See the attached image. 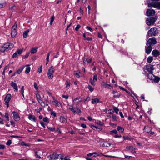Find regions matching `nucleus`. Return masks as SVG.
Segmentation results:
<instances>
[{
    "instance_id": "obj_1",
    "label": "nucleus",
    "mask_w": 160,
    "mask_h": 160,
    "mask_svg": "<svg viewBox=\"0 0 160 160\" xmlns=\"http://www.w3.org/2000/svg\"><path fill=\"white\" fill-rule=\"evenodd\" d=\"M14 47V45L12 43L10 42L5 43L0 47V51L3 53H4L6 49H11L13 48Z\"/></svg>"
},
{
    "instance_id": "obj_2",
    "label": "nucleus",
    "mask_w": 160,
    "mask_h": 160,
    "mask_svg": "<svg viewBox=\"0 0 160 160\" xmlns=\"http://www.w3.org/2000/svg\"><path fill=\"white\" fill-rule=\"evenodd\" d=\"M148 78L152 81V82L158 83L160 80V78L159 77L155 76L152 73H149L148 75Z\"/></svg>"
},
{
    "instance_id": "obj_3",
    "label": "nucleus",
    "mask_w": 160,
    "mask_h": 160,
    "mask_svg": "<svg viewBox=\"0 0 160 160\" xmlns=\"http://www.w3.org/2000/svg\"><path fill=\"white\" fill-rule=\"evenodd\" d=\"M157 1H152V2L148 3V6L150 7H153L160 9V2H156Z\"/></svg>"
},
{
    "instance_id": "obj_4",
    "label": "nucleus",
    "mask_w": 160,
    "mask_h": 160,
    "mask_svg": "<svg viewBox=\"0 0 160 160\" xmlns=\"http://www.w3.org/2000/svg\"><path fill=\"white\" fill-rule=\"evenodd\" d=\"M157 19V18L156 17H152L148 18L146 20V23L147 24L148 26L153 25Z\"/></svg>"
},
{
    "instance_id": "obj_5",
    "label": "nucleus",
    "mask_w": 160,
    "mask_h": 160,
    "mask_svg": "<svg viewBox=\"0 0 160 160\" xmlns=\"http://www.w3.org/2000/svg\"><path fill=\"white\" fill-rule=\"evenodd\" d=\"M55 70L52 66H51L48 70L47 73L48 77L49 79H52L53 77V74Z\"/></svg>"
},
{
    "instance_id": "obj_6",
    "label": "nucleus",
    "mask_w": 160,
    "mask_h": 160,
    "mask_svg": "<svg viewBox=\"0 0 160 160\" xmlns=\"http://www.w3.org/2000/svg\"><path fill=\"white\" fill-rule=\"evenodd\" d=\"M157 32V29L156 28H152L149 30L148 32V35L150 37L152 36H155Z\"/></svg>"
},
{
    "instance_id": "obj_7",
    "label": "nucleus",
    "mask_w": 160,
    "mask_h": 160,
    "mask_svg": "<svg viewBox=\"0 0 160 160\" xmlns=\"http://www.w3.org/2000/svg\"><path fill=\"white\" fill-rule=\"evenodd\" d=\"M62 156L61 154H57L56 153H54L51 155L48 156V158H50L52 159H55L59 158L62 160H63L62 158Z\"/></svg>"
},
{
    "instance_id": "obj_8",
    "label": "nucleus",
    "mask_w": 160,
    "mask_h": 160,
    "mask_svg": "<svg viewBox=\"0 0 160 160\" xmlns=\"http://www.w3.org/2000/svg\"><path fill=\"white\" fill-rule=\"evenodd\" d=\"M17 25L15 23L13 26L12 28L11 32V36L12 38H14L16 35L17 33Z\"/></svg>"
},
{
    "instance_id": "obj_9",
    "label": "nucleus",
    "mask_w": 160,
    "mask_h": 160,
    "mask_svg": "<svg viewBox=\"0 0 160 160\" xmlns=\"http://www.w3.org/2000/svg\"><path fill=\"white\" fill-rule=\"evenodd\" d=\"M157 43V41L155 38H150L148 41L147 43V46H151L154 45Z\"/></svg>"
},
{
    "instance_id": "obj_10",
    "label": "nucleus",
    "mask_w": 160,
    "mask_h": 160,
    "mask_svg": "<svg viewBox=\"0 0 160 160\" xmlns=\"http://www.w3.org/2000/svg\"><path fill=\"white\" fill-rule=\"evenodd\" d=\"M153 66H154L151 64L146 66V69L149 72V73H153V70L155 69Z\"/></svg>"
},
{
    "instance_id": "obj_11",
    "label": "nucleus",
    "mask_w": 160,
    "mask_h": 160,
    "mask_svg": "<svg viewBox=\"0 0 160 160\" xmlns=\"http://www.w3.org/2000/svg\"><path fill=\"white\" fill-rule=\"evenodd\" d=\"M97 76L96 74H93V79L91 78L89 80V82L91 84L94 86L95 85V82L97 80Z\"/></svg>"
},
{
    "instance_id": "obj_12",
    "label": "nucleus",
    "mask_w": 160,
    "mask_h": 160,
    "mask_svg": "<svg viewBox=\"0 0 160 160\" xmlns=\"http://www.w3.org/2000/svg\"><path fill=\"white\" fill-rule=\"evenodd\" d=\"M155 13V11L152 9H148L146 12L147 15L148 17L154 15Z\"/></svg>"
},
{
    "instance_id": "obj_13",
    "label": "nucleus",
    "mask_w": 160,
    "mask_h": 160,
    "mask_svg": "<svg viewBox=\"0 0 160 160\" xmlns=\"http://www.w3.org/2000/svg\"><path fill=\"white\" fill-rule=\"evenodd\" d=\"M12 97L11 95L10 94H8L5 97L4 101L5 102V104L7 106V107H8V103L10 101Z\"/></svg>"
},
{
    "instance_id": "obj_14",
    "label": "nucleus",
    "mask_w": 160,
    "mask_h": 160,
    "mask_svg": "<svg viewBox=\"0 0 160 160\" xmlns=\"http://www.w3.org/2000/svg\"><path fill=\"white\" fill-rule=\"evenodd\" d=\"M13 118L16 121H19L20 120V117L18 113L15 111L12 112Z\"/></svg>"
},
{
    "instance_id": "obj_15",
    "label": "nucleus",
    "mask_w": 160,
    "mask_h": 160,
    "mask_svg": "<svg viewBox=\"0 0 160 160\" xmlns=\"http://www.w3.org/2000/svg\"><path fill=\"white\" fill-rule=\"evenodd\" d=\"M52 104L55 106L58 107H59L60 105H61V104L60 102L54 99V101L52 102Z\"/></svg>"
},
{
    "instance_id": "obj_16",
    "label": "nucleus",
    "mask_w": 160,
    "mask_h": 160,
    "mask_svg": "<svg viewBox=\"0 0 160 160\" xmlns=\"http://www.w3.org/2000/svg\"><path fill=\"white\" fill-rule=\"evenodd\" d=\"M148 47L145 48V52L147 54H149L152 50V47L151 46H147Z\"/></svg>"
},
{
    "instance_id": "obj_17",
    "label": "nucleus",
    "mask_w": 160,
    "mask_h": 160,
    "mask_svg": "<svg viewBox=\"0 0 160 160\" xmlns=\"http://www.w3.org/2000/svg\"><path fill=\"white\" fill-rule=\"evenodd\" d=\"M11 85L13 88L15 89V91L16 92H18V86L16 83L12 82L11 83Z\"/></svg>"
},
{
    "instance_id": "obj_18",
    "label": "nucleus",
    "mask_w": 160,
    "mask_h": 160,
    "mask_svg": "<svg viewBox=\"0 0 160 160\" xmlns=\"http://www.w3.org/2000/svg\"><path fill=\"white\" fill-rule=\"evenodd\" d=\"M126 148L128 150L130 151L131 152H135V148L133 147L127 146Z\"/></svg>"
},
{
    "instance_id": "obj_19",
    "label": "nucleus",
    "mask_w": 160,
    "mask_h": 160,
    "mask_svg": "<svg viewBox=\"0 0 160 160\" xmlns=\"http://www.w3.org/2000/svg\"><path fill=\"white\" fill-rule=\"evenodd\" d=\"M152 54L155 57H157L159 56V52L158 50H153L152 52Z\"/></svg>"
},
{
    "instance_id": "obj_20",
    "label": "nucleus",
    "mask_w": 160,
    "mask_h": 160,
    "mask_svg": "<svg viewBox=\"0 0 160 160\" xmlns=\"http://www.w3.org/2000/svg\"><path fill=\"white\" fill-rule=\"evenodd\" d=\"M99 102H100L99 99L98 98L92 99V104H97Z\"/></svg>"
},
{
    "instance_id": "obj_21",
    "label": "nucleus",
    "mask_w": 160,
    "mask_h": 160,
    "mask_svg": "<svg viewBox=\"0 0 160 160\" xmlns=\"http://www.w3.org/2000/svg\"><path fill=\"white\" fill-rule=\"evenodd\" d=\"M60 122L62 123H66L67 122V119L63 116L60 117Z\"/></svg>"
},
{
    "instance_id": "obj_22",
    "label": "nucleus",
    "mask_w": 160,
    "mask_h": 160,
    "mask_svg": "<svg viewBox=\"0 0 160 160\" xmlns=\"http://www.w3.org/2000/svg\"><path fill=\"white\" fill-rule=\"evenodd\" d=\"M87 155L88 157H90L93 156V157H95L96 156H99V155L96 152H95L88 154Z\"/></svg>"
},
{
    "instance_id": "obj_23",
    "label": "nucleus",
    "mask_w": 160,
    "mask_h": 160,
    "mask_svg": "<svg viewBox=\"0 0 160 160\" xmlns=\"http://www.w3.org/2000/svg\"><path fill=\"white\" fill-rule=\"evenodd\" d=\"M28 118L29 120L35 122V117L34 115H30L28 117Z\"/></svg>"
},
{
    "instance_id": "obj_24",
    "label": "nucleus",
    "mask_w": 160,
    "mask_h": 160,
    "mask_svg": "<svg viewBox=\"0 0 160 160\" xmlns=\"http://www.w3.org/2000/svg\"><path fill=\"white\" fill-rule=\"evenodd\" d=\"M101 85L102 88H106L108 87V84L106 82L102 81L101 83Z\"/></svg>"
},
{
    "instance_id": "obj_25",
    "label": "nucleus",
    "mask_w": 160,
    "mask_h": 160,
    "mask_svg": "<svg viewBox=\"0 0 160 160\" xmlns=\"http://www.w3.org/2000/svg\"><path fill=\"white\" fill-rule=\"evenodd\" d=\"M29 31V30L28 29L23 32V36L24 38H26L28 37V33Z\"/></svg>"
},
{
    "instance_id": "obj_26",
    "label": "nucleus",
    "mask_w": 160,
    "mask_h": 160,
    "mask_svg": "<svg viewBox=\"0 0 160 160\" xmlns=\"http://www.w3.org/2000/svg\"><path fill=\"white\" fill-rule=\"evenodd\" d=\"M82 101V99L79 98H76L73 100V102L74 103H78L79 102H81Z\"/></svg>"
},
{
    "instance_id": "obj_27",
    "label": "nucleus",
    "mask_w": 160,
    "mask_h": 160,
    "mask_svg": "<svg viewBox=\"0 0 160 160\" xmlns=\"http://www.w3.org/2000/svg\"><path fill=\"white\" fill-rule=\"evenodd\" d=\"M26 70L25 72L26 73H28L30 71V67L29 65H27L26 66Z\"/></svg>"
},
{
    "instance_id": "obj_28",
    "label": "nucleus",
    "mask_w": 160,
    "mask_h": 160,
    "mask_svg": "<svg viewBox=\"0 0 160 160\" xmlns=\"http://www.w3.org/2000/svg\"><path fill=\"white\" fill-rule=\"evenodd\" d=\"M74 73L77 78H79L81 77V73L79 71H75Z\"/></svg>"
},
{
    "instance_id": "obj_29",
    "label": "nucleus",
    "mask_w": 160,
    "mask_h": 160,
    "mask_svg": "<svg viewBox=\"0 0 160 160\" xmlns=\"http://www.w3.org/2000/svg\"><path fill=\"white\" fill-rule=\"evenodd\" d=\"M38 49V48L37 47L33 48L31 51V52L32 54H34L36 53Z\"/></svg>"
},
{
    "instance_id": "obj_30",
    "label": "nucleus",
    "mask_w": 160,
    "mask_h": 160,
    "mask_svg": "<svg viewBox=\"0 0 160 160\" xmlns=\"http://www.w3.org/2000/svg\"><path fill=\"white\" fill-rule=\"evenodd\" d=\"M118 130L121 132H123L124 131V129L122 127L118 126L117 127Z\"/></svg>"
},
{
    "instance_id": "obj_31",
    "label": "nucleus",
    "mask_w": 160,
    "mask_h": 160,
    "mask_svg": "<svg viewBox=\"0 0 160 160\" xmlns=\"http://www.w3.org/2000/svg\"><path fill=\"white\" fill-rule=\"evenodd\" d=\"M69 108L74 113H75L77 112L73 108V107L72 105H68Z\"/></svg>"
},
{
    "instance_id": "obj_32",
    "label": "nucleus",
    "mask_w": 160,
    "mask_h": 160,
    "mask_svg": "<svg viewBox=\"0 0 160 160\" xmlns=\"http://www.w3.org/2000/svg\"><path fill=\"white\" fill-rule=\"evenodd\" d=\"M153 60V58L152 56H149L148 57L147 61L148 63L151 62Z\"/></svg>"
},
{
    "instance_id": "obj_33",
    "label": "nucleus",
    "mask_w": 160,
    "mask_h": 160,
    "mask_svg": "<svg viewBox=\"0 0 160 160\" xmlns=\"http://www.w3.org/2000/svg\"><path fill=\"white\" fill-rule=\"evenodd\" d=\"M110 145V144L107 142V141L104 142L102 146L104 147H108Z\"/></svg>"
},
{
    "instance_id": "obj_34",
    "label": "nucleus",
    "mask_w": 160,
    "mask_h": 160,
    "mask_svg": "<svg viewBox=\"0 0 160 160\" xmlns=\"http://www.w3.org/2000/svg\"><path fill=\"white\" fill-rule=\"evenodd\" d=\"M65 88L67 89H68L70 87V83L67 81L65 82Z\"/></svg>"
},
{
    "instance_id": "obj_35",
    "label": "nucleus",
    "mask_w": 160,
    "mask_h": 160,
    "mask_svg": "<svg viewBox=\"0 0 160 160\" xmlns=\"http://www.w3.org/2000/svg\"><path fill=\"white\" fill-rule=\"evenodd\" d=\"M54 16H52L50 18V24L51 25H52L53 22L54 21Z\"/></svg>"
},
{
    "instance_id": "obj_36",
    "label": "nucleus",
    "mask_w": 160,
    "mask_h": 160,
    "mask_svg": "<svg viewBox=\"0 0 160 160\" xmlns=\"http://www.w3.org/2000/svg\"><path fill=\"white\" fill-rule=\"evenodd\" d=\"M23 68H24L23 67H22V68H20L18 69L16 72L18 74H19L22 71Z\"/></svg>"
},
{
    "instance_id": "obj_37",
    "label": "nucleus",
    "mask_w": 160,
    "mask_h": 160,
    "mask_svg": "<svg viewBox=\"0 0 160 160\" xmlns=\"http://www.w3.org/2000/svg\"><path fill=\"white\" fill-rule=\"evenodd\" d=\"M88 88L89 90L91 92H92L94 89V88L90 85L88 86Z\"/></svg>"
},
{
    "instance_id": "obj_38",
    "label": "nucleus",
    "mask_w": 160,
    "mask_h": 160,
    "mask_svg": "<svg viewBox=\"0 0 160 160\" xmlns=\"http://www.w3.org/2000/svg\"><path fill=\"white\" fill-rule=\"evenodd\" d=\"M43 121L44 122H47L48 123H49V120L47 117L43 118Z\"/></svg>"
},
{
    "instance_id": "obj_39",
    "label": "nucleus",
    "mask_w": 160,
    "mask_h": 160,
    "mask_svg": "<svg viewBox=\"0 0 160 160\" xmlns=\"http://www.w3.org/2000/svg\"><path fill=\"white\" fill-rule=\"evenodd\" d=\"M20 144L22 146H29L30 145L29 144H26L24 142H21Z\"/></svg>"
},
{
    "instance_id": "obj_40",
    "label": "nucleus",
    "mask_w": 160,
    "mask_h": 160,
    "mask_svg": "<svg viewBox=\"0 0 160 160\" xmlns=\"http://www.w3.org/2000/svg\"><path fill=\"white\" fill-rule=\"evenodd\" d=\"M42 70V66H41L38 69V72L39 73H41Z\"/></svg>"
},
{
    "instance_id": "obj_41",
    "label": "nucleus",
    "mask_w": 160,
    "mask_h": 160,
    "mask_svg": "<svg viewBox=\"0 0 160 160\" xmlns=\"http://www.w3.org/2000/svg\"><path fill=\"white\" fill-rule=\"evenodd\" d=\"M33 86L34 87V88H35L36 90L37 91L38 90V85L37 84L36 82H34L33 84Z\"/></svg>"
},
{
    "instance_id": "obj_42",
    "label": "nucleus",
    "mask_w": 160,
    "mask_h": 160,
    "mask_svg": "<svg viewBox=\"0 0 160 160\" xmlns=\"http://www.w3.org/2000/svg\"><path fill=\"white\" fill-rule=\"evenodd\" d=\"M51 52V51H50L47 54V56L46 58V61H47L48 62H49V57Z\"/></svg>"
},
{
    "instance_id": "obj_43",
    "label": "nucleus",
    "mask_w": 160,
    "mask_h": 160,
    "mask_svg": "<svg viewBox=\"0 0 160 160\" xmlns=\"http://www.w3.org/2000/svg\"><path fill=\"white\" fill-rule=\"evenodd\" d=\"M91 59H86V60H85V59L84 60V63H85L86 62H87V63H89L91 62Z\"/></svg>"
},
{
    "instance_id": "obj_44",
    "label": "nucleus",
    "mask_w": 160,
    "mask_h": 160,
    "mask_svg": "<svg viewBox=\"0 0 160 160\" xmlns=\"http://www.w3.org/2000/svg\"><path fill=\"white\" fill-rule=\"evenodd\" d=\"M23 49L18 50L16 52L17 53L19 54H21L22 52Z\"/></svg>"
},
{
    "instance_id": "obj_45",
    "label": "nucleus",
    "mask_w": 160,
    "mask_h": 160,
    "mask_svg": "<svg viewBox=\"0 0 160 160\" xmlns=\"http://www.w3.org/2000/svg\"><path fill=\"white\" fill-rule=\"evenodd\" d=\"M47 128L49 130L52 131H54L55 130V128L53 127H47Z\"/></svg>"
},
{
    "instance_id": "obj_46",
    "label": "nucleus",
    "mask_w": 160,
    "mask_h": 160,
    "mask_svg": "<svg viewBox=\"0 0 160 160\" xmlns=\"http://www.w3.org/2000/svg\"><path fill=\"white\" fill-rule=\"evenodd\" d=\"M113 109L116 113L118 114V112L119 111V109L118 108L115 107H114L113 108Z\"/></svg>"
},
{
    "instance_id": "obj_47",
    "label": "nucleus",
    "mask_w": 160,
    "mask_h": 160,
    "mask_svg": "<svg viewBox=\"0 0 160 160\" xmlns=\"http://www.w3.org/2000/svg\"><path fill=\"white\" fill-rule=\"evenodd\" d=\"M39 103L41 104V105L42 106L44 104V103L43 102L41 99H39L38 100Z\"/></svg>"
},
{
    "instance_id": "obj_48",
    "label": "nucleus",
    "mask_w": 160,
    "mask_h": 160,
    "mask_svg": "<svg viewBox=\"0 0 160 160\" xmlns=\"http://www.w3.org/2000/svg\"><path fill=\"white\" fill-rule=\"evenodd\" d=\"M5 117L7 120H8V121L9 120V115H8V113H5Z\"/></svg>"
},
{
    "instance_id": "obj_49",
    "label": "nucleus",
    "mask_w": 160,
    "mask_h": 160,
    "mask_svg": "<svg viewBox=\"0 0 160 160\" xmlns=\"http://www.w3.org/2000/svg\"><path fill=\"white\" fill-rule=\"evenodd\" d=\"M20 92H21L22 94L23 95V93H24V86H22V87L21 90L20 91Z\"/></svg>"
},
{
    "instance_id": "obj_50",
    "label": "nucleus",
    "mask_w": 160,
    "mask_h": 160,
    "mask_svg": "<svg viewBox=\"0 0 160 160\" xmlns=\"http://www.w3.org/2000/svg\"><path fill=\"white\" fill-rule=\"evenodd\" d=\"M39 151H38V152H35V156H36V157H38L39 158H41V157L39 155H38V153H39Z\"/></svg>"
},
{
    "instance_id": "obj_51",
    "label": "nucleus",
    "mask_w": 160,
    "mask_h": 160,
    "mask_svg": "<svg viewBox=\"0 0 160 160\" xmlns=\"http://www.w3.org/2000/svg\"><path fill=\"white\" fill-rule=\"evenodd\" d=\"M112 120L113 121H115L117 120V117L113 115L112 116Z\"/></svg>"
},
{
    "instance_id": "obj_52",
    "label": "nucleus",
    "mask_w": 160,
    "mask_h": 160,
    "mask_svg": "<svg viewBox=\"0 0 160 160\" xmlns=\"http://www.w3.org/2000/svg\"><path fill=\"white\" fill-rule=\"evenodd\" d=\"M123 139L124 140H128L129 139V138L128 136H124L123 137Z\"/></svg>"
},
{
    "instance_id": "obj_53",
    "label": "nucleus",
    "mask_w": 160,
    "mask_h": 160,
    "mask_svg": "<svg viewBox=\"0 0 160 160\" xmlns=\"http://www.w3.org/2000/svg\"><path fill=\"white\" fill-rule=\"evenodd\" d=\"M81 26L79 25H78L76 27L75 29L76 31H78V29L80 28Z\"/></svg>"
},
{
    "instance_id": "obj_54",
    "label": "nucleus",
    "mask_w": 160,
    "mask_h": 160,
    "mask_svg": "<svg viewBox=\"0 0 160 160\" xmlns=\"http://www.w3.org/2000/svg\"><path fill=\"white\" fill-rule=\"evenodd\" d=\"M117 133V131L115 129L111 131V133L116 134Z\"/></svg>"
},
{
    "instance_id": "obj_55",
    "label": "nucleus",
    "mask_w": 160,
    "mask_h": 160,
    "mask_svg": "<svg viewBox=\"0 0 160 160\" xmlns=\"http://www.w3.org/2000/svg\"><path fill=\"white\" fill-rule=\"evenodd\" d=\"M5 148V146L2 144H0V149H4Z\"/></svg>"
},
{
    "instance_id": "obj_56",
    "label": "nucleus",
    "mask_w": 160,
    "mask_h": 160,
    "mask_svg": "<svg viewBox=\"0 0 160 160\" xmlns=\"http://www.w3.org/2000/svg\"><path fill=\"white\" fill-rule=\"evenodd\" d=\"M84 40H88V41H91L92 40V38H86L85 39H84Z\"/></svg>"
},
{
    "instance_id": "obj_57",
    "label": "nucleus",
    "mask_w": 160,
    "mask_h": 160,
    "mask_svg": "<svg viewBox=\"0 0 160 160\" xmlns=\"http://www.w3.org/2000/svg\"><path fill=\"white\" fill-rule=\"evenodd\" d=\"M40 124L44 128H45V124L43 122H42V121L40 122Z\"/></svg>"
},
{
    "instance_id": "obj_58",
    "label": "nucleus",
    "mask_w": 160,
    "mask_h": 160,
    "mask_svg": "<svg viewBox=\"0 0 160 160\" xmlns=\"http://www.w3.org/2000/svg\"><path fill=\"white\" fill-rule=\"evenodd\" d=\"M18 53H17V52H15V53H14L12 55V57L13 58H15V57H17V56H18V55H17Z\"/></svg>"
},
{
    "instance_id": "obj_59",
    "label": "nucleus",
    "mask_w": 160,
    "mask_h": 160,
    "mask_svg": "<svg viewBox=\"0 0 160 160\" xmlns=\"http://www.w3.org/2000/svg\"><path fill=\"white\" fill-rule=\"evenodd\" d=\"M36 97L37 100H38L39 99H40L41 97L40 95L38 94H36Z\"/></svg>"
},
{
    "instance_id": "obj_60",
    "label": "nucleus",
    "mask_w": 160,
    "mask_h": 160,
    "mask_svg": "<svg viewBox=\"0 0 160 160\" xmlns=\"http://www.w3.org/2000/svg\"><path fill=\"white\" fill-rule=\"evenodd\" d=\"M69 133H70L71 134H75V132L73 130H69Z\"/></svg>"
},
{
    "instance_id": "obj_61",
    "label": "nucleus",
    "mask_w": 160,
    "mask_h": 160,
    "mask_svg": "<svg viewBox=\"0 0 160 160\" xmlns=\"http://www.w3.org/2000/svg\"><path fill=\"white\" fill-rule=\"evenodd\" d=\"M86 28L89 30H90V31L92 32L93 31V30L92 29V28H91L90 27H88V26H87L86 27Z\"/></svg>"
},
{
    "instance_id": "obj_62",
    "label": "nucleus",
    "mask_w": 160,
    "mask_h": 160,
    "mask_svg": "<svg viewBox=\"0 0 160 160\" xmlns=\"http://www.w3.org/2000/svg\"><path fill=\"white\" fill-rule=\"evenodd\" d=\"M63 160H70L69 158L68 157H66L64 158L62 157Z\"/></svg>"
},
{
    "instance_id": "obj_63",
    "label": "nucleus",
    "mask_w": 160,
    "mask_h": 160,
    "mask_svg": "<svg viewBox=\"0 0 160 160\" xmlns=\"http://www.w3.org/2000/svg\"><path fill=\"white\" fill-rule=\"evenodd\" d=\"M12 143L11 141H8L6 144L8 145H10Z\"/></svg>"
},
{
    "instance_id": "obj_64",
    "label": "nucleus",
    "mask_w": 160,
    "mask_h": 160,
    "mask_svg": "<svg viewBox=\"0 0 160 160\" xmlns=\"http://www.w3.org/2000/svg\"><path fill=\"white\" fill-rule=\"evenodd\" d=\"M120 95V94H118L116 95H114L113 97L115 98H118L119 97Z\"/></svg>"
}]
</instances>
